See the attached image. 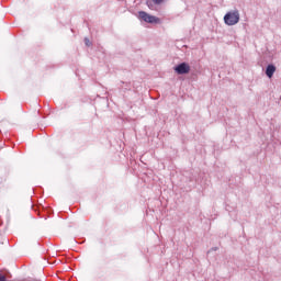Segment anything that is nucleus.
Listing matches in <instances>:
<instances>
[{"instance_id":"nucleus-6","label":"nucleus","mask_w":281,"mask_h":281,"mask_svg":"<svg viewBox=\"0 0 281 281\" xmlns=\"http://www.w3.org/2000/svg\"><path fill=\"white\" fill-rule=\"evenodd\" d=\"M0 281H8V278L4 274H0Z\"/></svg>"},{"instance_id":"nucleus-4","label":"nucleus","mask_w":281,"mask_h":281,"mask_svg":"<svg viewBox=\"0 0 281 281\" xmlns=\"http://www.w3.org/2000/svg\"><path fill=\"white\" fill-rule=\"evenodd\" d=\"M273 74H276V66L268 65L266 69V75L268 76V78H273Z\"/></svg>"},{"instance_id":"nucleus-8","label":"nucleus","mask_w":281,"mask_h":281,"mask_svg":"<svg viewBox=\"0 0 281 281\" xmlns=\"http://www.w3.org/2000/svg\"><path fill=\"white\" fill-rule=\"evenodd\" d=\"M3 240H5V238L0 235V243H1V245H3Z\"/></svg>"},{"instance_id":"nucleus-5","label":"nucleus","mask_w":281,"mask_h":281,"mask_svg":"<svg viewBox=\"0 0 281 281\" xmlns=\"http://www.w3.org/2000/svg\"><path fill=\"white\" fill-rule=\"evenodd\" d=\"M161 3V1H149L147 2L148 8H150V10H153V4L154 5H159Z\"/></svg>"},{"instance_id":"nucleus-2","label":"nucleus","mask_w":281,"mask_h":281,"mask_svg":"<svg viewBox=\"0 0 281 281\" xmlns=\"http://www.w3.org/2000/svg\"><path fill=\"white\" fill-rule=\"evenodd\" d=\"M138 18L142 19V21H145V23H154V24H159L161 23V20L155 15H150L145 11L138 12Z\"/></svg>"},{"instance_id":"nucleus-1","label":"nucleus","mask_w":281,"mask_h":281,"mask_svg":"<svg viewBox=\"0 0 281 281\" xmlns=\"http://www.w3.org/2000/svg\"><path fill=\"white\" fill-rule=\"evenodd\" d=\"M238 21H240V13H238V11H229L224 16V23H226V25H236Z\"/></svg>"},{"instance_id":"nucleus-9","label":"nucleus","mask_w":281,"mask_h":281,"mask_svg":"<svg viewBox=\"0 0 281 281\" xmlns=\"http://www.w3.org/2000/svg\"><path fill=\"white\" fill-rule=\"evenodd\" d=\"M151 1H164V0H151Z\"/></svg>"},{"instance_id":"nucleus-3","label":"nucleus","mask_w":281,"mask_h":281,"mask_svg":"<svg viewBox=\"0 0 281 281\" xmlns=\"http://www.w3.org/2000/svg\"><path fill=\"white\" fill-rule=\"evenodd\" d=\"M176 71L180 75L190 74V65L182 63L176 67Z\"/></svg>"},{"instance_id":"nucleus-7","label":"nucleus","mask_w":281,"mask_h":281,"mask_svg":"<svg viewBox=\"0 0 281 281\" xmlns=\"http://www.w3.org/2000/svg\"><path fill=\"white\" fill-rule=\"evenodd\" d=\"M85 43L86 45L89 47V45H91V42L89 41V38H85Z\"/></svg>"}]
</instances>
